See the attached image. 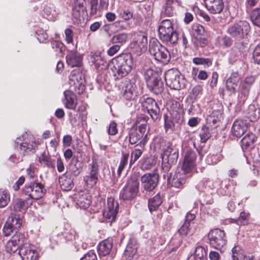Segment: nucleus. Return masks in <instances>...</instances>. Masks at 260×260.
<instances>
[{
  "mask_svg": "<svg viewBox=\"0 0 260 260\" xmlns=\"http://www.w3.org/2000/svg\"><path fill=\"white\" fill-rule=\"evenodd\" d=\"M69 84L70 89L65 90L63 92L64 99L63 100V103L66 108L75 110L78 100L73 91L81 94L85 90L84 76L79 69L72 71L70 76Z\"/></svg>",
  "mask_w": 260,
  "mask_h": 260,
  "instance_id": "obj_1",
  "label": "nucleus"
},
{
  "mask_svg": "<svg viewBox=\"0 0 260 260\" xmlns=\"http://www.w3.org/2000/svg\"><path fill=\"white\" fill-rule=\"evenodd\" d=\"M113 75L116 79H119L131 71L134 66L133 57L131 54H121L113 59Z\"/></svg>",
  "mask_w": 260,
  "mask_h": 260,
  "instance_id": "obj_2",
  "label": "nucleus"
},
{
  "mask_svg": "<svg viewBox=\"0 0 260 260\" xmlns=\"http://www.w3.org/2000/svg\"><path fill=\"white\" fill-rule=\"evenodd\" d=\"M178 158V153L177 150L170 142L166 143V147L164 149L161 155L162 169L166 173L168 180H170L171 174L169 172L172 167L176 162Z\"/></svg>",
  "mask_w": 260,
  "mask_h": 260,
  "instance_id": "obj_3",
  "label": "nucleus"
},
{
  "mask_svg": "<svg viewBox=\"0 0 260 260\" xmlns=\"http://www.w3.org/2000/svg\"><path fill=\"white\" fill-rule=\"evenodd\" d=\"M142 123L139 125L138 129H131L128 133V141L132 145L136 144L144 147L146 144L148 138L146 132L147 121L141 119Z\"/></svg>",
  "mask_w": 260,
  "mask_h": 260,
  "instance_id": "obj_4",
  "label": "nucleus"
},
{
  "mask_svg": "<svg viewBox=\"0 0 260 260\" xmlns=\"http://www.w3.org/2000/svg\"><path fill=\"white\" fill-rule=\"evenodd\" d=\"M158 31L160 39L164 42L175 44L178 40V34L174 30L172 23L169 19L162 21Z\"/></svg>",
  "mask_w": 260,
  "mask_h": 260,
  "instance_id": "obj_5",
  "label": "nucleus"
},
{
  "mask_svg": "<svg viewBox=\"0 0 260 260\" xmlns=\"http://www.w3.org/2000/svg\"><path fill=\"white\" fill-rule=\"evenodd\" d=\"M139 182L136 175H133L127 181L120 193V198L123 201H132L139 192Z\"/></svg>",
  "mask_w": 260,
  "mask_h": 260,
  "instance_id": "obj_6",
  "label": "nucleus"
},
{
  "mask_svg": "<svg viewBox=\"0 0 260 260\" xmlns=\"http://www.w3.org/2000/svg\"><path fill=\"white\" fill-rule=\"evenodd\" d=\"M145 78L149 89L154 94H161L164 90V85L158 75L153 70L148 69L145 73Z\"/></svg>",
  "mask_w": 260,
  "mask_h": 260,
  "instance_id": "obj_7",
  "label": "nucleus"
},
{
  "mask_svg": "<svg viewBox=\"0 0 260 260\" xmlns=\"http://www.w3.org/2000/svg\"><path fill=\"white\" fill-rule=\"evenodd\" d=\"M149 52L154 58L158 62L167 63L170 60V54L169 51L156 40L150 42Z\"/></svg>",
  "mask_w": 260,
  "mask_h": 260,
  "instance_id": "obj_8",
  "label": "nucleus"
},
{
  "mask_svg": "<svg viewBox=\"0 0 260 260\" xmlns=\"http://www.w3.org/2000/svg\"><path fill=\"white\" fill-rule=\"evenodd\" d=\"M89 0H74L72 7V20L75 24L84 23L87 16L85 4Z\"/></svg>",
  "mask_w": 260,
  "mask_h": 260,
  "instance_id": "obj_9",
  "label": "nucleus"
},
{
  "mask_svg": "<svg viewBox=\"0 0 260 260\" xmlns=\"http://www.w3.org/2000/svg\"><path fill=\"white\" fill-rule=\"evenodd\" d=\"M165 80L167 85L173 89L180 90L185 86V79L177 70H168L165 73Z\"/></svg>",
  "mask_w": 260,
  "mask_h": 260,
  "instance_id": "obj_10",
  "label": "nucleus"
},
{
  "mask_svg": "<svg viewBox=\"0 0 260 260\" xmlns=\"http://www.w3.org/2000/svg\"><path fill=\"white\" fill-rule=\"evenodd\" d=\"M250 30L249 24L245 21H240L230 25L227 32L232 37L242 39L246 36Z\"/></svg>",
  "mask_w": 260,
  "mask_h": 260,
  "instance_id": "obj_11",
  "label": "nucleus"
},
{
  "mask_svg": "<svg viewBox=\"0 0 260 260\" xmlns=\"http://www.w3.org/2000/svg\"><path fill=\"white\" fill-rule=\"evenodd\" d=\"M24 194L28 196V199L38 200L42 198L46 193L44 186L38 182H31L26 184L23 189Z\"/></svg>",
  "mask_w": 260,
  "mask_h": 260,
  "instance_id": "obj_12",
  "label": "nucleus"
},
{
  "mask_svg": "<svg viewBox=\"0 0 260 260\" xmlns=\"http://www.w3.org/2000/svg\"><path fill=\"white\" fill-rule=\"evenodd\" d=\"M209 239L210 245L214 248L221 250L225 246L226 240L225 233L220 229H214L210 232Z\"/></svg>",
  "mask_w": 260,
  "mask_h": 260,
  "instance_id": "obj_13",
  "label": "nucleus"
},
{
  "mask_svg": "<svg viewBox=\"0 0 260 260\" xmlns=\"http://www.w3.org/2000/svg\"><path fill=\"white\" fill-rule=\"evenodd\" d=\"M120 88L123 97L126 100H133L137 96L135 84L128 79L121 82Z\"/></svg>",
  "mask_w": 260,
  "mask_h": 260,
  "instance_id": "obj_14",
  "label": "nucleus"
},
{
  "mask_svg": "<svg viewBox=\"0 0 260 260\" xmlns=\"http://www.w3.org/2000/svg\"><path fill=\"white\" fill-rule=\"evenodd\" d=\"M119 209L117 201L111 197L108 198L107 207L103 212V216L110 224L115 220Z\"/></svg>",
  "mask_w": 260,
  "mask_h": 260,
  "instance_id": "obj_15",
  "label": "nucleus"
},
{
  "mask_svg": "<svg viewBox=\"0 0 260 260\" xmlns=\"http://www.w3.org/2000/svg\"><path fill=\"white\" fill-rule=\"evenodd\" d=\"M22 225V219L17 215L9 216L3 228V234L5 236H9L15 231L18 230Z\"/></svg>",
  "mask_w": 260,
  "mask_h": 260,
  "instance_id": "obj_16",
  "label": "nucleus"
},
{
  "mask_svg": "<svg viewBox=\"0 0 260 260\" xmlns=\"http://www.w3.org/2000/svg\"><path fill=\"white\" fill-rule=\"evenodd\" d=\"M147 44V35L144 32L140 31L134 35L131 46L138 52H143L146 50Z\"/></svg>",
  "mask_w": 260,
  "mask_h": 260,
  "instance_id": "obj_17",
  "label": "nucleus"
},
{
  "mask_svg": "<svg viewBox=\"0 0 260 260\" xmlns=\"http://www.w3.org/2000/svg\"><path fill=\"white\" fill-rule=\"evenodd\" d=\"M196 159V154L195 152L192 150L187 151L184 156L183 164L178 169L186 174H188L194 168Z\"/></svg>",
  "mask_w": 260,
  "mask_h": 260,
  "instance_id": "obj_18",
  "label": "nucleus"
},
{
  "mask_svg": "<svg viewBox=\"0 0 260 260\" xmlns=\"http://www.w3.org/2000/svg\"><path fill=\"white\" fill-rule=\"evenodd\" d=\"M159 176L156 173H147L142 176L141 181L144 189L151 191L156 186Z\"/></svg>",
  "mask_w": 260,
  "mask_h": 260,
  "instance_id": "obj_19",
  "label": "nucleus"
},
{
  "mask_svg": "<svg viewBox=\"0 0 260 260\" xmlns=\"http://www.w3.org/2000/svg\"><path fill=\"white\" fill-rule=\"evenodd\" d=\"M19 254L22 260H37L38 252L34 246L24 243L20 247Z\"/></svg>",
  "mask_w": 260,
  "mask_h": 260,
  "instance_id": "obj_20",
  "label": "nucleus"
},
{
  "mask_svg": "<svg viewBox=\"0 0 260 260\" xmlns=\"http://www.w3.org/2000/svg\"><path fill=\"white\" fill-rule=\"evenodd\" d=\"M142 106L146 109L153 120L159 117V108L156 101L152 98H146L142 103Z\"/></svg>",
  "mask_w": 260,
  "mask_h": 260,
  "instance_id": "obj_21",
  "label": "nucleus"
},
{
  "mask_svg": "<svg viewBox=\"0 0 260 260\" xmlns=\"http://www.w3.org/2000/svg\"><path fill=\"white\" fill-rule=\"evenodd\" d=\"M247 120L238 119L235 121L232 128V133L236 137H241L249 127Z\"/></svg>",
  "mask_w": 260,
  "mask_h": 260,
  "instance_id": "obj_22",
  "label": "nucleus"
},
{
  "mask_svg": "<svg viewBox=\"0 0 260 260\" xmlns=\"http://www.w3.org/2000/svg\"><path fill=\"white\" fill-rule=\"evenodd\" d=\"M74 199L76 205L83 209L88 208L91 203V196L88 193L83 191L76 194Z\"/></svg>",
  "mask_w": 260,
  "mask_h": 260,
  "instance_id": "obj_23",
  "label": "nucleus"
},
{
  "mask_svg": "<svg viewBox=\"0 0 260 260\" xmlns=\"http://www.w3.org/2000/svg\"><path fill=\"white\" fill-rule=\"evenodd\" d=\"M66 62L72 68L79 67L82 64V56L76 51H70L66 56Z\"/></svg>",
  "mask_w": 260,
  "mask_h": 260,
  "instance_id": "obj_24",
  "label": "nucleus"
},
{
  "mask_svg": "<svg viewBox=\"0 0 260 260\" xmlns=\"http://www.w3.org/2000/svg\"><path fill=\"white\" fill-rule=\"evenodd\" d=\"M207 9L212 14H219L223 9L222 0H204Z\"/></svg>",
  "mask_w": 260,
  "mask_h": 260,
  "instance_id": "obj_25",
  "label": "nucleus"
},
{
  "mask_svg": "<svg viewBox=\"0 0 260 260\" xmlns=\"http://www.w3.org/2000/svg\"><path fill=\"white\" fill-rule=\"evenodd\" d=\"M240 77L237 73H233L226 82V89L230 94L234 93L237 88L240 86Z\"/></svg>",
  "mask_w": 260,
  "mask_h": 260,
  "instance_id": "obj_26",
  "label": "nucleus"
},
{
  "mask_svg": "<svg viewBox=\"0 0 260 260\" xmlns=\"http://www.w3.org/2000/svg\"><path fill=\"white\" fill-rule=\"evenodd\" d=\"M192 33L195 39L202 46L206 44L207 40L204 27L199 24H194L192 26Z\"/></svg>",
  "mask_w": 260,
  "mask_h": 260,
  "instance_id": "obj_27",
  "label": "nucleus"
},
{
  "mask_svg": "<svg viewBox=\"0 0 260 260\" xmlns=\"http://www.w3.org/2000/svg\"><path fill=\"white\" fill-rule=\"evenodd\" d=\"M187 174L178 169L171 181L172 185L176 188H181L185 183Z\"/></svg>",
  "mask_w": 260,
  "mask_h": 260,
  "instance_id": "obj_28",
  "label": "nucleus"
},
{
  "mask_svg": "<svg viewBox=\"0 0 260 260\" xmlns=\"http://www.w3.org/2000/svg\"><path fill=\"white\" fill-rule=\"evenodd\" d=\"M109 4L108 0H90V15L94 16L98 11L107 8Z\"/></svg>",
  "mask_w": 260,
  "mask_h": 260,
  "instance_id": "obj_29",
  "label": "nucleus"
},
{
  "mask_svg": "<svg viewBox=\"0 0 260 260\" xmlns=\"http://www.w3.org/2000/svg\"><path fill=\"white\" fill-rule=\"evenodd\" d=\"M113 240L111 238L101 242L98 246V252L101 256H105L110 254L113 247Z\"/></svg>",
  "mask_w": 260,
  "mask_h": 260,
  "instance_id": "obj_30",
  "label": "nucleus"
},
{
  "mask_svg": "<svg viewBox=\"0 0 260 260\" xmlns=\"http://www.w3.org/2000/svg\"><path fill=\"white\" fill-rule=\"evenodd\" d=\"M32 203L31 199H16L13 202V209L16 212H24Z\"/></svg>",
  "mask_w": 260,
  "mask_h": 260,
  "instance_id": "obj_31",
  "label": "nucleus"
},
{
  "mask_svg": "<svg viewBox=\"0 0 260 260\" xmlns=\"http://www.w3.org/2000/svg\"><path fill=\"white\" fill-rule=\"evenodd\" d=\"M90 60L98 70H103L107 67L106 60L99 53L91 54Z\"/></svg>",
  "mask_w": 260,
  "mask_h": 260,
  "instance_id": "obj_32",
  "label": "nucleus"
},
{
  "mask_svg": "<svg viewBox=\"0 0 260 260\" xmlns=\"http://www.w3.org/2000/svg\"><path fill=\"white\" fill-rule=\"evenodd\" d=\"M116 12L118 17L125 21L129 20L133 17L132 9L122 4L119 6Z\"/></svg>",
  "mask_w": 260,
  "mask_h": 260,
  "instance_id": "obj_33",
  "label": "nucleus"
},
{
  "mask_svg": "<svg viewBox=\"0 0 260 260\" xmlns=\"http://www.w3.org/2000/svg\"><path fill=\"white\" fill-rule=\"evenodd\" d=\"M256 136L252 133H248L241 140V146L243 149H250L256 140Z\"/></svg>",
  "mask_w": 260,
  "mask_h": 260,
  "instance_id": "obj_34",
  "label": "nucleus"
},
{
  "mask_svg": "<svg viewBox=\"0 0 260 260\" xmlns=\"http://www.w3.org/2000/svg\"><path fill=\"white\" fill-rule=\"evenodd\" d=\"M138 246L135 240L131 239L128 242L124 252L126 260H132L137 251Z\"/></svg>",
  "mask_w": 260,
  "mask_h": 260,
  "instance_id": "obj_35",
  "label": "nucleus"
},
{
  "mask_svg": "<svg viewBox=\"0 0 260 260\" xmlns=\"http://www.w3.org/2000/svg\"><path fill=\"white\" fill-rule=\"evenodd\" d=\"M259 110L254 104L248 106L246 111V118L251 122L256 121L259 117Z\"/></svg>",
  "mask_w": 260,
  "mask_h": 260,
  "instance_id": "obj_36",
  "label": "nucleus"
},
{
  "mask_svg": "<svg viewBox=\"0 0 260 260\" xmlns=\"http://www.w3.org/2000/svg\"><path fill=\"white\" fill-rule=\"evenodd\" d=\"M59 182L61 189L65 191L70 190L74 186L72 178L66 174L59 178Z\"/></svg>",
  "mask_w": 260,
  "mask_h": 260,
  "instance_id": "obj_37",
  "label": "nucleus"
},
{
  "mask_svg": "<svg viewBox=\"0 0 260 260\" xmlns=\"http://www.w3.org/2000/svg\"><path fill=\"white\" fill-rule=\"evenodd\" d=\"M58 13L53 5L46 6L43 9V15L50 21H54L57 17Z\"/></svg>",
  "mask_w": 260,
  "mask_h": 260,
  "instance_id": "obj_38",
  "label": "nucleus"
},
{
  "mask_svg": "<svg viewBox=\"0 0 260 260\" xmlns=\"http://www.w3.org/2000/svg\"><path fill=\"white\" fill-rule=\"evenodd\" d=\"M36 146L37 143L33 140H31L29 141V143L26 142L21 143L19 146V150L20 154L22 155H25L29 152L34 153Z\"/></svg>",
  "mask_w": 260,
  "mask_h": 260,
  "instance_id": "obj_39",
  "label": "nucleus"
},
{
  "mask_svg": "<svg viewBox=\"0 0 260 260\" xmlns=\"http://www.w3.org/2000/svg\"><path fill=\"white\" fill-rule=\"evenodd\" d=\"M175 2L179 3L178 0H167L165 6L163 8L162 13L166 16H172L174 14V9L173 6Z\"/></svg>",
  "mask_w": 260,
  "mask_h": 260,
  "instance_id": "obj_40",
  "label": "nucleus"
},
{
  "mask_svg": "<svg viewBox=\"0 0 260 260\" xmlns=\"http://www.w3.org/2000/svg\"><path fill=\"white\" fill-rule=\"evenodd\" d=\"M249 89L248 86L240 84V92L238 95V102L240 104H243L248 98Z\"/></svg>",
  "mask_w": 260,
  "mask_h": 260,
  "instance_id": "obj_41",
  "label": "nucleus"
},
{
  "mask_svg": "<svg viewBox=\"0 0 260 260\" xmlns=\"http://www.w3.org/2000/svg\"><path fill=\"white\" fill-rule=\"evenodd\" d=\"M162 203L161 199L159 194H156L153 198L149 199L148 201V207L151 212L155 211Z\"/></svg>",
  "mask_w": 260,
  "mask_h": 260,
  "instance_id": "obj_42",
  "label": "nucleus"
},
{
  "mask_svg": "<svg viewBox=\"0 0 260 260\" xmlns=\"http://www.w3.org/2000/svg\"><path fill=\"white\" fill-rule=\"evenodd\" d=\"M232 251L233 260H247L244 251L240 246H235Z\"/></svg>",
  "mask_w": 260,
  "mask_h": 260,
  "instance_id": "obj_43",
  "label": "nucleus"
},
{
  "mask_svg": "<svg viewBox=\"0 0 260 260\" xmlns=\"http://www.w3.org/2000/svg\"><path fill=\"white\" fill-rule=\"evenodd\" d=\"M207 255L205 248L201 246H197L195 250L194 255H191L187 260H201Z\"/></svg>",
  "mask_w": 260,
  "mask_h": 260,
  "instance_id": "obj_44",
  "label": "nucleus"
},
{
  "mask_svg": "<svg viewBox=\"0 0 260 260\" xmlns=\"http://www.w3.org/2000/svg\"><path fill=\"white\" fill-rule=\"evenodd\" d=\"M127 40V35L125 33H121L115 35L111 39L113 44L120 45V46L124 44Z\"/></svg>",
  "mask_w": 260,
  "mask_h": 260,
  "instance_id": "obj_45",
  "label": "nucleus"
},
{
  "mask_svg": "<svg viewBox=\"0 0 260 260\" xmlns=\"http://www.w3.org/2000/svg\"><path fill=\"white\" fill-rule=\"evenodd\" d=\"M10 201V196L8 191L0 190V208L6 206Z\"/></svg>",
  "mask_w": 260,
  "mask_h": 260,
  "instance_id": "obj_46",
  "label": "nucleus"
},
{
  "mask_svg": "<svg viewBox=\"0 0 260 260\" xmlns=\"http://www.w3.org/2000/svg\"><path fill=\"white\" fill-rule=\"evenodd\" d=\"M192 225L190 224L189 222H184L181 227L178 230L179 233L182 236H185L187 234L191 233L193 234L194 232L192 231Z\"/></svg>",
  "mask_w": 260,
  "mask_h": 260,
  "instance_id": "obj_47",
  "label": "nucleus"
},
{
  "mask_svg": "<svg viewBox=\"0 0 260 260\" xmlns=\"http://www.w3.org/2000/svg\"><path fill=\"white\" fill-rule=\"evenodd\" d=\"M222 158L221 154H209L207 156L206 161L208 165H215L220 161Z\"/></svg>",
  "mask_w": 260,
  "mask_h": 260,
  "instance_id": "obj_48",
  "label": "nucleus"
},
{
  "mask_svg": "<svg viewBox=\"0 0 260 260\" xmlns=\"http://www.w3.org/2000/svg\"><path fill=\"white\" fill-rule=\"evenodd\" d=\"M37 39L40 43H47L49 42L47 34L42 28L37 29L36 31Z\"/></svg>",
  "mask_w": 260,
  "mask_h": 260,
  "instance_id": "obj_49",
  "label": "nucleus"
},
{
  "mask_svg": "<svg viewBox=\"0 0 260 260\" xmlns=\"http://www.w3.org/2000/svg\"><path fill=\"white\" fill-rule=\"evenodd\" d=\"M58 236L60 237V239L55 240L56 243L58 242H60L63 238L67 241L72 240L75 237V232L72 230L69 231L67 230L61 233L60 235L58 234Z\"/></svg>",
  "mask_w": 260,
  "mask_h": 260,
  "instance_id": "obj_50",
  "label": "nucleus"
},
{
  "mask_svg": "<svg viewBox=\"0 0 260 260\" xmlns=\"http://www.w3.org/2000/svg\"><path fill=\"white\" fill-rule=\"evenodd\" d=\"M129 154L128 153L124 154L120 160V164L118 168L117 174L119 177L120 176L121 174L124 167L127 165Z\"/></svg>",
  "mask_w": 260,
  "mask_h": 260,
  "instance_id": "obj_51",
  "label": "nucleus"
},
{
  "mask_svg": "<svg viewBox=\"0 0 260 260\" xmlns=\"http://www.w3.org/2000/svg\"><path fill=\"white\" fill-rule=\"evenodd\" d=\"M200 136L202 142H206L211 137L210 129L206 126L203 127L200 133Z\"/></svg>",
  "mask_w": 260,
  "mask_h": 260,
  "instance_id": "obj_52",
  "label": "nucleus"
},
{
  "mask_svg": "<svg viewBox=\"0 0 260 260\" xmlns=\"http://www.w3.org/2000/svg\"><path fill=\"white\" fill-rule=\"evenodd\" d=\"M192 62L197 65H204L207 67H209L212 64V61L210 59L202 57L193 58Z\"/></svg>",
  "mask_w": 260,
  "mask_h": 260,
  "instance_id": "obj_53",
  "label": "nucleus"
},
{
  "mask_svg": "<svg viewBox=\"0 0 260 260\" xmlns=\"http://www.w3.org/2000/svg\"><path fill=\"white\" fill-rule=\"evenodd\" d=\"M84 180L88 187H92L96 184L98 180V176L88 175L84 177Z\"/></svg>",
  "mask_w": 260,
  "mask_h": 260,
  "instance_id": "obj_54",
  "label": "nucleus"
},
{
  "mask_svg": "<svg viewBox=\"0 0 260 260\" xmlns=\"http://www.w3.org/2000/svg\"><path fill=\"white\" fill-rule=\"evenodd\" d=\"M12 240L18 246L19 249L22 246L21 245L24 242V236L20 233H16L11 238Z\"/></svg>",
  "mask_w": 260,
  "mask_h": 260,
  "instance_id": "obj_55",
  "label": "nucleus"
},
{
  "mask_svg": "<svg viewBox=\"0 0 260 260\" xmlns=\"http://www.w3.org/2000/svg\"><path fill=\"white\" fill-rule=\"evenodd\" d=\"M19 248L18 246L11 239L9 240L6 245V250L9 253H14L16 252Z\"/></svg>",
  "mask_w": 260,
  "mask_h": 260,
  "instance_id": "obj_56",
  "label": "nucleus"
},
{
  "mask_svg": "<svg viewBox=\"0 0 260 260\" xmlns=\"http://www.w3.org/2000/svg\"><path fill=\"white\" fill-rule=\"evenodd\" d=\"M39 162L42 165L46 166L48 168L53 167V162L51 158L46 155H42L39 159Z\"/></svg>",
  "mask_w": 260,
  "mask_h": 260,
  "instance_id": "obj_57",
  "label": "nucleus"
},
{
  "mask_svg": "<svg viewBox=\"0 0 260 260\" xmlns=\"http://www.w3.org/2000/svg\"><path fill=\"white\" fill-rule=\"evenodd\" d=\"M143 151V149H135L131 153V160L130 165L134 164L141 156Z\"/></svg>",
  "mask_w": 260,
  "mask_h": 260,
  "instance_id": "obj_58",
  "label": "nucleus"
},
{
  "mask_svg": "<svg viewBox=\"0 0 260 260\" xmlns=\"http://www.w3.org/2000/svg\"><path fill=\"white\" fill-rule=\"evenodd\" d=\"M89 175H95L98 176L99 166L97 162L92 161L89 165Z\"/></svg>",
  "mask_w": 260,
  "mask_h": 260,
  "instance_id": "obj_59",
  "label": "nucleus"
},
{
  "mask_svg": "<svg viewBox=\"0 0 260 260\" xmlns=\"http://www.w3.org/2000/svg\"><path fill=\"white\" fill-rule=\"evenodd\" d=\"M220 45L223 47H229L232 44L231 38L227 36H224L219 39Z\"/></svg>",
  "mask_w": 260,
  "mask_h": 260,
  "instance_id": "obj_60",
  "label": "nucleus"
},
{
  "mask_svg": "<svg viewBox=\"0 0 260 260\" xmlns=\"http://www.w3.org/2000/svg\"><path fill=\"white\" fill-rule=\"evenodd\" d=\"M249 214L245 212L240 213V216L237 220V223L240 224H245L248 222Z\"/></svg>",
  "mask_w": 260,
  "mask_h": 260,
  "instance_id": "obj_61",
  "label": "nucleus"
},
{
  "mask_svg": "<svg viewBox=\"0 0 260 260\" xmlns=\"http://www.w3.org/2000/svg\"><path fill=\"white\" fill-rule=\"evenodd\" d=\"M253 58L255 63L260 64V43L256 46L253 51Z\"/></svg>",
  "mask_w": 260,
  "mask_h": 260,
  "instance_id": "obj_62",
  "label": "nucleus"
},
{
  "mask_svg": "<svg viewBox=\"0 0 260 260\" xmlns=\"http://www.w3.org/2000/svg\"><path fill=\"white\" fill-rule=\"evenodd\" d=\"M51 43L52 48L54 51L57 52H62L63 44L61 42L58 41H52Z\"/></svg>",
  "mask_w": 260,
  "mask_h": 260,
  "instance_id": "obj_63",
  "label": "nucleus"
},
{
  "mask_svg": "<svg viewBox=\"0 0 260 260\" xmlns=\"http://www.w3.org/2000/svg\"><path fill=\"white\" fill-rule=\"evenodd\" d=\"M202 91V87L200 85L196 86L190 92V95L194 100L201 93Z\"/></svg>",
  "mask_w": 260,
  "mask_h": 260,
  "instance_id": "obj_64",
  "label": "nucleus"
}]
</instances>
